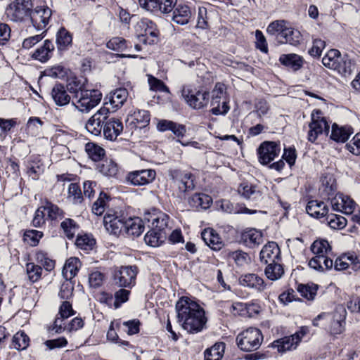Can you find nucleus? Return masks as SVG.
<instances>
[{"label":"nucleus","instance_id":"nucleus-36","mask_svg":"<svg viewBox=\"0 0 360 360\" xmlns=\"http://www.w3.org/2000/svg\"><path fill=\"white\" fill-rule=\"evenodd\" d=\"M54 50V45L50 40H45L44 45L37 49L32 54V57L42 63L46 62L51 57V54Z\"/></svg>","mask_w":360,"mask_h":360},{"label":"nucleus","instance_id":"nucleus-53","mask_svg":"<svg viewBox=\"0 0 360 360\" xmlns=\"http://www.w3.org/2000/svg\"><path fill=\"white\" fill-rule=\"evenodd\" d=\"M68 198L74 204H80L83 200L80 188L77 184L71 183L68 187Z\"/></svg>","mask_w":360,"mask_h":360},{"label":"nucleus","instance_id":"nucleus-27","mask_svg":"<svg viewBox=\"0 0 360 360\" xmlns=\"http://www.w3.org/2000/svg\"><path fill=\"white\" fill-rule=\"evenodd\" d=\"M241 241L248 247L253 248L263 241L262 233L255 229L244 231L241 234Z\"/></svg>","mask_w":360,"mask_h":360},{"label":"nucleus","instance_id":"nucleus-41","mask_svg":"<svg viewBox=\"0 0 360 360\" xmlns=\"http://www.w3.org/2000/svg\"><path fill=\"white\" fill-rule=\"evenodd\" d=\"M288 22L284 20H276L271 22L266 28V32L270 35H278L281 38L288 28Z\"/></svg>","mask_w":360,"mask_h":360},{"label":"nucleus","instance_id":"nucleus-8","mask_svg":"<svg viewBox=\"0 0 360 360\" xmlns=\"http://www.w3.org/2000/svg\"><path fill=\"white\" fill-rule=\"evenodd\" d=\"M33 4L32 0H14L6 9V14L11 20L23 21L29 17Z\"/></svg>","mask_w":360,"mask_h":360},{"label":"nucleus","instance_id":"nucleus-38","mask_svg":"<svg viewBox=\"0 0 360 360\" xmlns=\"http://www.w3.org/2000/svg\"><path fill=\"white\" fill-rule=\"evenodd\" d=\"M167 234V232H161L152 229L146 234L144 240L147 245L152 247H157L164 241Z\"/></svg>","mask_w":360,"mask_h":360},{"label":"nucleus","instance_id":"nucleus-6","mask_svg":"<svg viewBox=\"0 0 360 360\" xmlns=\"http://www.w3.org/2000/svg\"><path fill=\"white\" fill-rule=\"evenodd\" d=\"M309 331L307 327H301L295 334L274 341L271 343V347L276 349L279 353L295 349Z\"/></svg>","mask_w":360,"mask_h":360},{"label":"nucleus","instance_id":"nucleus-40","mask_svg":"<svg viewBox=\"0 0 360 360\" xmlns=\"http://www.w3.org/2000/svg\"><path fill=\"white\" fill-rule=\"evenodd\" d=\"M225 344L217 342L205 351V360H220L224 353Z\"/></svg>","mask_w":360,"mask_h":360},{"label":"nucleus","instance_id":"nucleus-64","mask_svg":"<svg viewBox=\"0 0 360 360\" xmlns=\"http://www.w3.org/2000/svg\"><path fill=\"white\" fill-rule=\"evenodd\" d=\"M347 150L355 155H360V132L357 133L352 140L346 145Z\"/></svg>","mask_w":360,"mask_h":360},{"label":"nucleus","instance_id":"nucleus-45","mask_svg":"<svg viewBox=\"0 0 360 360\" xmlns=\"http://www.w3.org/2000/svg\"><path fill=\"white\" fill-rule=\"evenodd\" d=\"M324 220L333 229H342L347 225V219L344 217L335 214H327Z\"/></svg>","mask_w":360,"mask_h":360},{"label":"nucleus","instance_id":"nucleus-33","mask_svg":"<svg viewBox=\"0 0 360 360\" xmlns=\"http://www.w3.org/2000/svg\"><path fill=\"white\" fill-rule=\"evenodd\" d=\"M81 264L77 257H70L66 262L63 269V276L67 280H71L77 274Z\"/></svg>","mask_w":360,"mask_h":360},{"label":"nucleus","instance_id":"nucleus-63","mask_svg":"<svg viewBox=\"0 0 360 360\" xmlns=\"http://www.w3.org/2000/svg\"><path fill=\"white\" fill-rule=\"evenodd\" d=\"M104 279V275L98 271H92L89 276V283L91 287L96 288L101 285Z\"/></svg>","mask_w":360,"mask_h":360},{"label":"nucleus","instance_id":"nucleus-37","mask_svg":"<svg viewBox=\"0 0 360 360\" xmlns=\"http://www.w3.org/2000/svg\"><path fill=\"white\" fill-rule=\"evenodd\" d=\"M264 274L268 279L275 281L283 276L284 274V269L281 262H274L267 264L264 269Z\"/></svg>","mask_w":360,"mask_h":360},{"label":"nucleus","instance_id":"nucleus-49","mask_svg":"<svg viewBox=\"0 0 360 360\" xmlns=\"http://www.w3.org/2000/svg\"><path fill=\"white\" fill-rule=\"evenodd\" d=\"M60 228L65 236L69 239H72L75 236L77 225L73 219L66 218L60 223Z\"/></svg>","mask_w":360,"mask_h":360},{"label":"nucleus","instance_id":"nucleus-10","mask_svg":"<svg viewBox=\"0 0 360 360\" xmlns=\"http://www.w3.org/2000/svg\"><path fill=\"white\" fill-rule=\"evenodd\" d=\"M320 110H314L311 113V122L309 124L307 139L314 143L318 136L323 133L328 134L329 125L324 117H321Z\"/></svg>","mask_w":360,"mask_h":360},{"label":"nucleus","instance_id":"nucleus-12","mask_svg":"<svg viewBox=\"0 0 360 360\" xmlns=\"http://www.w3.org/2000/svg\"><path fill=\"white\" fill-rule=\"evenodd\" d=\"M110 110L107 107L100 108L86 122V129L94 136H100L103 132V125L108 119Z\"/></svg>","mask_w":360,"mask_h":360},{"label":"nucleus","instance_id":"nucleus-52","mask_svg":"<svg viewBox=\"0 0 360 360\" xmlns=\"http://www.w3.org/2000/svg\"><path fill=\"white\" fill-rule=\"evenodd\" d=\"M95 243V240L87 234L78 236L75 242L76 245L84 250H92Z\"/></svg>","mask_w":360,"mask_h":360},{"label":"nucleus","instance_id":"nucleus-21","mask_svg":"<svg viewBox=\"0 0 360 360\" xmlns=\"http://www.w3.org/2000/svg\"><path fill=\"white\" fill-rule=\"evenodd\" d=\"M122 131L123 124L120 119L112 117L105 121L103 125V136L107 140H116L117 137Z\"/></svg>","mask_w":360,"mask_h":360},{"label":"nucleus","instance_id":"nucleus-2","mask_svg":"<svg viewBox=\"0 0 360 360\" xmlns=\"http://www.w3.org/2000/svg\"><path fill=\"white\" fill-rule=\"evenodd\" d=\"M346 310L342 307H338L333 313L322 312L316 316L313 321L314 326H320L321 321H330V332L332 334H340L344 330Z\"/></svg>","mask_w":360,"mask_h":360},{"label":"nucleus","instance_id":"nucleus-32","mask_svg":"<svg viewBox=\"0 0 360 360\" xmlns=\"http://www.w3.org/2000/svg\"><path fill=\"white\" fill-rule=\"evenodd\" d=\"M279 61L294 71L298 70L303 65V58L295 53L283 54L280 56Z\"/></svg>","mask_w":360,"mask_h":360},{"label":"nucleus","instance_id":"nucleus-28","mask_svg":"<svg viewBox=\"0 0 360 360\" xmlns=\"http://www.w3.org/2000/svg\"><path fill=\"white\" fill-rule=\"evenodd\" d=\"M124 233L129 236L138 237L144 230L142 220L139 217L128 218L125 220Z\"/></svg>","mask_w":360,"mask_h":360},{"label":"nucleus","instance_id":"nucleus-56","mask_svg":"<svg viewBox=\"0 0 360 360\" xmlns=\"http://www.w3.org/2000/svg\"><path fill=\"white\" fill-rule=\"evenodd\" d=\"M106 46L108 49L115 51H123L127 49V44L124 39L113 37L107 42Z\"/></svg>","mask_w":360,"mask_h":360},{"label":"nucleus","instance_id":"nucleus-30","mask_svg":"<svg viewBox=\"0 0 360 360\" xmlns=\"http://www.w3.org/2000/svg\"><path fill=\"white\" fill-rule=\"evenodd\" d=\"M72 35L65 27H60L56 33V45L59 51H66L72 46Z\"/></svg>","mask_w":360,"mask_h":360},{"label":"nucleus","instance_id":"nucleus-55","mask_svg":"<svg viewBox=\"0 0 360 360\" xmlns=\"http://www.w3.org/2000/svg\"><path fill=\"white\" fill-rule=\"evenodd\" d=\"M211 201L212 200L208 195L200 193L194 194L190 199V203L193 202V204H192L193 206H200L204 209L209 207Z\"/></svg>","mask_w":360,"mask_h":360},{"label":"nucleus","instance_id":"nucleus-54","mask_svg":"<svg viewBox=\"0 0 360 360\" xmlns=\"http://www.w3.org/2000/svg\"><path fill=\"white\" fill-rule=\"evenodd\" d=\"M26 270L28 278L32 282L34 283L40 279L42 273V269L40 266L34 263H28L26 265Z\"/></svg>","mask_w":360,"mask_h":360},{"label":"nucleus","instance_id":"nucleus-46","mask_svg":"<svg viewBox=\"0 0 360 360\" xmlns=\"http://www.w3.org/2000/svg\"><path fill=\"white\" fill-rule=\"evenodd\" d=\"M30 338L23 331L18 332L12 340V347L17 350L25 349L29 346Z\"/></svg>","mask_w":360,"mask_h":360},{"label":"nucleus","instance_id":"nucleus-31","mask_svg":"<svg viewBox=\"0 0 360 360\" xmlns=\"http://www.w3.org/2000/svg\"><path fill=\"white\" fill-rule=\"evenodd\" d=\"M353 133V129L349 126L340 127L337 124L332 125L330 138L337 142H345Z\"/></svg>","mask_w":360,"mask_h":360},{"label":"nucleus","instance_id":"nucleus-15","mask_svg":"<svg viewBox=\"0 0 360 360\" xmlns=\"http://www.w3.org/2000/svg\"><path fill=\"white\" fill-rule=\"evenodd\" d=\"M169 176L181 193H185L194 188L193 176L189 172L173 169L169 171Z\"/></svg>","mask_w":360,"mask_h":360},{"label":"nucleus","instance_id":"nucleus-24","mask_svg":"<svg viewBox=\"0 0 360 360\" xmlns=\"http://www.w3.org/2000/svg\"><path fill=\"white\" fill-rule=\"evenodd\" d=\"M334 267L337 270L351 268L354 271L360 270V259L354 255H344L336 259Z\"/></svg>","mask_w":360,"mask_h":360},{"label":"nucleus","instance_id":"nucleus-4","mask_svg":"<svg viewBox=\"0 0 360 360\" xmlns=\"http://www.w3.org/2000/svg\"><path fill=\"white\" fill-rule=\"evenodd\" d=\"M263 340L261 331L256 328H249L238 335L236 342L238 347L245 352L257 349Z\"/></svg>","mask_w":360,"mask_h":360},{"label":"nucleus","instance_id":"nucleus-29","mask_svg":"<svg viewBox=\"0 0 360 360\" xmlns=\"http://www.w3.org/2000/svg\"><path fill=\"white\" fill-rule=\"evenodd\" d=\"M306 211L310 216L321 219L328 214V208L322 201L310 200L307 205Z\"/></svg>","mask_w":360,"mask_h":360},{"label":"nucleus","instance_id":"nucleus-16","mask_svg":"<svg viewBox=\"0 0 360 360\" xmlns=\"http://www.w3.org/2000/svg\"><path fill=\"white\" fill-rule=\"evenodd\" d=\"M176 0H139L141 7L151 11H160L163 13H169L174 6Z\"/></svg>","mask_w":360,"mask_h":360},{"label":"nucleus","instance_id":"nucleus-26","mask_svg":"<svg viewBox=\"0 0 360 360\" xmlns=\"http://www.w3.org/2000/svg\"><path fill=\"white\" fill-rule=\"evenodd\" d=\"M51 97L58 106H65L70 102L71 97L65 87L60 83L56 84L51 90Z\"/></svg>","mask_w":360,"mask_h":360},{"label":"nucleus","instance_id":"nucleus-62","mask_svg":"<svg viewBox=\"0 0 360 360\" xmlns=\"http://www.w3.org/2000/svg\"><path fill=\"white\" fill-rule=\"evenodd\" d=\"M158 34L159 32L157 27H155V29L152 30H145V34L141 36V40L145 44H154L158 41Z\"/></svg>","mask_w":360,"mask_h":360},{"label":"nucleus","instance_id":"nucleus-47","mask_svg":"<svg viewBox=\"0 0 360 360\" xmlns=\"http://www.w3.org/2000/svg\"><path fill=\"white\" fill-rule=\"evenodd\" d=\"M85 149L89 156L94 161H98L105 155L104 149L93 143H88Z\"/></svg>","mask_w":360,"mask_h":360},{"label":"nucleus","instance_id":"nucleus-18","mask_svg":"<svg viewBox=\"0 0 360 360\" xmlns=\"http://www.w3.org/2000/svg\"><path fill=\"white\" fill-rule=\"evenodd\" d=\"M238 282L240 285L253 289L259 292H263L266 288L264 279L253 273L241 275L238 278Z\"/></svg>","mask_w":360,"mask_h":360},{"label":"nucleus","instance_id":"nucleus-23","mask_svg":"<svg viewBox=\"0 0 360 360\" xmlns=\"http://www.w3.org/2000/svg\"><path fill=\"white\" fill-rule=\"evenodd\" d=\"M128 96L129 93L127 89L117 88L109 94L107 97L108 102L106 101L105 105L110 104L113 110H116L124 104Z\"/></svg>","mask_w":360,"mask_h":360},{"label":"nucleus","instance_id":"nucleus-43","mask_svg":"<svg viewBox=\"0 0 360 360\" xmlns=\"http://www.w3.org/2000/svg\"><path fill=\"white\" fill-rule=\"evenodd\" d=\"M47 217L46 219L51 221H58L65 217L64 211L58 205L53 204L51 202L47 201L45 204Z\"/></svg>","mask_w":360,"mask_h":360},{"label":"nucleus","instance_id":"nucleus-7","mask_svg":"<svg viewBox=\"0 0 360 360\" xmlns=\"http://www.w3.org/2000/svg\"><path fill=\"white\" fill-rule=\"evenodd\" d=\"M137 274L136 266H122L115 270L113 279L119 287L131 288L136 284Z\"/></svg>","mask_w":360,"mask_h":360},{"label":"nucleus","instance_id":"nucleus-59","mask_svg":"<svg viewBox=\"0 0 360 360\" xmlns=\"http://www.w3.org/2000/svg\"><path fill=\"white\" fill-rule=\"evenodd\" d=\"M107 195L101 192L99 198L94 203L92 206V212L96 215H101L105 211V199H107Z\"/></svg>","mask_w":360,"mask_h":360},{"label":"nucleus","instance_id":"nucleus-44","mask_svg":"<svg viewBox=\"0 0 360 360\" xmlns=\"http://www.w3.org/2000/svg\"><path fill=\"white\" fill-rule=\"evenodd\" d=\"M319 289V285L314 283L299 284L297 290L300 295L308 300H314Z\"/></svg>","mask_w":360,"mask_h":360},{"label":"nucleus","instance_id":"nucleus-20","mask_svg":"<svg viewBox=\"0 0 360 360\" xmlns=\"http://www.w3.org/2000/svg\"><path fill=\"white\" fill-rule=\"evenodd\" d=\"M125 219L121 216L106 214L103 219L105 229L110 234L118 236L124 232Z\"/></svg>","mask_w":360,"mask_h":360},{"label":"nucleus","instance_id":"nucleus-25","mask_svg":"<svg viewBox=\"0 0 360 360\" xmlns=\"http://www.w3.org/2000/svg\"><path fill=\"white\" fill-rule=\"evenodd\" d=\"M238 194L246 200L257 201L262 197V192L257 185L248 182H243L238 187Z\"/></svg>","mask_w":360,"mask_h":360},{"label":"nucleus","instance_id":"nucleus-11","mask_svg":"<svg viewBox=\"0 0 360 360\" xmlns=\"http://www.w3.org/2000/svg\"><path fill=\"white\" fill-rule=\"evenodd\" d=\"M156 177V172L152 169L134 170L127 173L125 182L134 186H142L151 184Z\"/></svg>","mask_w":360,"mask_h":360},{"label":"nucleus","instance_id":"nucleus-48","mask_svg":"<svg viewBox=\"0 0 360 360\" xmlns=\"http://www.w3.org/2000/svg\"><path fill=\"white\" fill-rule=\"evenodd\" d=\"M133 122L136 124V127L142 128L147 126L150 122V115L147 110H138L132 115Z\"/></svg>","mask_w":360,"mask_h":360},{"label":"nucleus","instance_id":"nucleus-22","mask_svg":"<svg viewBox=\"0 0 360 360\" xmlns=\"http://www.w3.org/2000/svg\"><path fill=\"white\" fill-rule=\"evenodd\" d=\"M175 1L174 8L172 9V13L169 14L168 17L171 18V20L179 25H186L189 22L191 18V11L190 8L184 4H176Z\"/></svg>","mask_w":360,"mask_h":360},{"label":"nucleus","instance_id":"nucleus-5","mask_svg":"<svg viewBox=\"0 0 360 360\" xmlns=\"http://www.w3.org/2000/svg\"><path fill=\"white\" fill-rule=\"evenodd\" d=\"M181 96L192 108L201 109L208 104L210 94L207 91L193 90L189 86H183Z\"/></svg>","mask_w":360,"mask_h":360},{"label":"nucleus","instance_id":"nucleus-34","mask_svg":"<svg viewBox=\"0 0 360 360\" xmlns=\"http://www.w3.org/2000/svg\"><path fill=\"white\" fill-rule=\"evenodd\" d=\"M201 236L207 245L213 250H220L221 248V241L218 234L213 229H205Z\"/></svg>","mask_w":360,"mask_h":360},{"label":"nucleus","instance_id":"nucleus-1","mask_svg":"<svg viewBox=\"0 0 360 360\" xmlns=\"http://www.w3.org/2000/svg\"><path fill=\"white\" fill-rule=\"evenodd\" d=\"M178 321L189 333L202 330L207 323L204 309L188 297H181L176 304Z\"/></svg>","mask_w":360,"mask_h":360},{"label":"nucleus","instance_id":"nucleus-13","mask_svg":"<svg viewBox=\"0 0 360 360\" xmlns=\"http://www.w3.org/2000/svg\"><path fill=\"white\" fill-rule=\"evenodd\" d=\"M51 14V10L49 7L37 6L34 10H32L29 17L33 27L37 31H41L46 30V27L49 24Z\"/></svg>","mask_w":360,"mask_h":360},{"label":"nucleus","instance_id":"nucleus-51","mask_svg":"<svg viewBox=\"0 0 360 360\" xmlns=\"http://www.w3.org/2000/svg\"><path fill=\"white\" fill-rule=\"evenodd\" d=\"M311 250L315 255L321 256L328 255L330 251V247L327 240H315L311 245Z\"/></svg>","mask_w":360,"mask_h":360},{"label":"nucleus","instance_id":"nucleus-9","mask_svg":"<svg viewBox=\"0 0 360 360\" xmlns=\"http://www.w3.org/2000/svg\"><path fill=\"white\" fill-rule=\"evenodd\" d=\"M211 105L212 112L214 115L226 114L229 111L228 98L224 84H216L212 91Z\"/></svg>","mask_w":360,"mask_h":360},{"label":"nucleus","instance_id":"nucleus-19","mask_svg":"<svg viewBox=\"0 0 360 360\" xmlns=\"http://www.w3.org/2000/svg\"><path fill=\"white\" fill-rule=\"evenodd\" d=\"M260 261L266 264L274 262H281V251L275 242H269L259 253Z\"/></svg>","mask_w":360,"mask_h":360},{"label":"nucleus","instance_id":"nucleus-17","mask_svg":"<svg viewBox=\"0 0 360 360\" xmlns=\"http://www.w3.org/2000/svg\"><path fill=\"white\" fill-rule=\"evenodd\" d=\"M144 219L150 224L151 228L158 231L166 232V229L169 225V217L166 214L153 210L145 214ZM150 226V224H148Z\"/></svg>","mask_w":360,"mask_h":360},{"label":"nucleus","instance_id":"nucleus-57","mask_svg":"<svg viewBox=\"0 0 360 360\" xmlns=\"http://www.w3.org/2000/svg\"><path fill=\"white\" fill-rule=\"evenodd\" d=\"M42 236L43 233L37 230H27L24 234L25 240L32 246L37 245Z\"/></svg>","mask_w":360,"mask_h":360},{"label":"nucleus","instance_id":"nucleus-35","mask_svg":"<svg viewBox=\"0 0 360 360\" xmlns=\"http://www.w3.org/2000/svg\"><path fill=\"white\" fill-rule=\"evenodd\" d=\"M356 70L355 63L349 58L347 55L342 56L340 60L337 65L336 70L338 73L344 77H347L352 74Z\"/></svg>","mask_w":360,"mask_h":360},{"label":"nucleus","instance_id":"nucleus-3","mask_svg":"<svg viewBox=\"0 0 360 360\" xmlns=\"http://www.w3.org/2000/svg\"><path fill=\"white\" fill-rule=\"evenodd\" d=\"M72 102L77 109L82 112H88L96 107L101 101L102 94L98 89H79L75 91Z\"/></svg>","mask_w":360,"mask_h":360},{"label":"nucleus","instance_id":"nucleus-61","mask_svg":"<svg viewBox=\"0 0 360 360\" xmlns=\"http://www.w3.org/2000/svg\"><path fill=\"white\" fill-rule=\"evenodd\" d=\"M148 84L150 85V89L153 91L169 92V89L163 82L151 75L148 76Z\"/></svg>","mask_w":360,"mask_h":360},{"label":"nucleus","instance_id":"nucleus-60","mask_svg":"<svg viewBox=\"0 0 360 360\" xmlns=\"http://www.w3.org/2000/svg\"><path fill=\"white\" fill-rule=\"evenodd\" d=\"M130 295V291L127 289H120L115 293V301L113 304L115 309L120 307V306L129 300V296Z\"/></svg>","mask_w":360,"mask_h":360},{"label":"nucleus","instance_id":"nucleus-58","mask_svg":"<svg viewBox=\"0 0 360 360\" xmlns=\"http://www.w3.org/2000/svg\"><path fill=\"white\" fill-rule=\"evenodd\" d=\"M46 212V210L45 205L41 206L36 210L32 220V224L34 226L41 227L42 225L45 224V221L47 219L45 217Z\"/></svg>","mask_w":360,"mask_h":360},{"label":"nucleus","instance_id":"nucleus-14","mask_svg":"<svg viewBox=\"0 0 360 360\" xmlns=\"http://www.w3.org/2000/svg\"><path fill=\"white\" fill-rule=\"evenodd\" d=\"M281 151L279 144L274 141H264L257 149L260 163L267 165L273 161Z\"/></svg>","mask_w":360,"mask_h":360},{"label":"nucleus","instance_id":"nucleus-50","mask_svg":"<svg viewBox=\"0 0 360 360\" xmlns=\"http://www.w3.org/2000/svg\"><path fill=\"white\" fill-rule=\"evenodd\" d=\"M99 171L105 176L114 177L118 173V167L112 160H105L99 167Z\"/></svg>","mask_w":360,"mask_h":360},{"label":"nucleus","instance_id":"nucleus-39","mask_svg":"<svg viewBox=\"0 0 360 360\" xmlns=\"http://www.w3.org/2000/svg\"><path fill=\"white\" fill-rule=\"evenodd\" d=\"M281 38L284 39L280 41L281 44L285 43L292 46H297L300 44L302 37L299 30L289 26Z\"/></svg>","mask_w":360,"mask_h":360},{"label":"nucleus","instance_id":"nucleus-42","mask_svg":"<svg viewBox=\"0 0 360 360\" xmlns=\"http://www.w3.org/2000/svg\"><path fill=\"white\" fill-rule=\"evenodd\" d=\"M340 52L337 49H331L322 58L324 66L332 70H335L341 58Z\"/></svg>","mask_w":360,"mask_h":360}]
</instances>
